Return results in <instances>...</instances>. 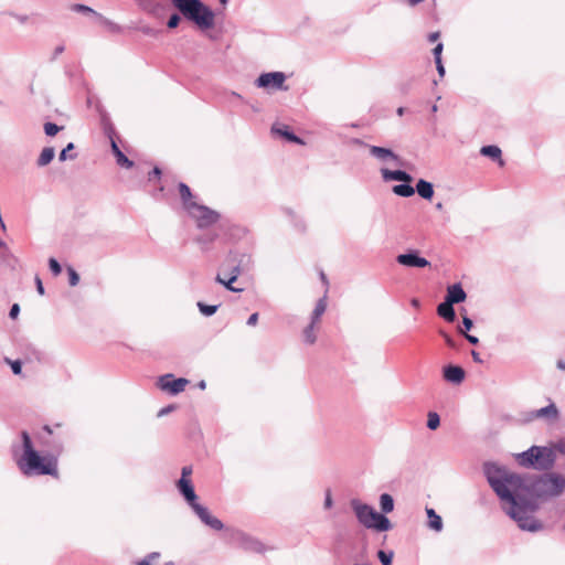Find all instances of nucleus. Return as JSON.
<instances>
[{"instance_id": "6", "label": "nucleus", "mask_w": 565, "mask_h": 565, "mask_svg": "<svg viewBox=\"0 0 565 565\" xmlns=\"http://www.w3.org/2000/svg\"><path fill=\"white\" fill-rule=\"evenodd\" d=\"M531 490L541 499L559 497L565 490V477L556 472L545 473L532 483Z\"/></svg>"}, {"instance_id": "63", "label": "nucleus", "mask_w": 565, "mask_h": 565, "mask_svg": "<svg viewBox=\"0 0 565 565\" xmlns=\"http://www.w3.org/2000/svg\"><path fill=\"white\" fill-rule=\"evenodd\" d=\"M152 174L159 177L161 174V170L159 168H154Z\"/></svg>"}, {"instance_id": "14", "label": "nucleus", "mask_w": 565, "mask_h": 565, "mask_svg": "<svg viewBox=\"0 0 565 565\" xmlns=\"http://www.w3.org/2000/svg\"><path fill=\"white\" fill-rule=\"evenodd\" d=\"M177 488L191 509L194 508L195 504H199L194 487L190 479H179Z\"/></svg>"}, {"instance_id": "44", "label": "nucleus", "mask_w": 565, "mask_h": 565, "mask_svg": "<svg viewBox=\"0 0 565 565\" xmlns=\"http://www.w3.org/2000/svg\"><path fill=\"white\" fill-rule=\"evenodd\" d=\"M10 15L20 24H25L29 21V17L26 14L10 13Z\"/></svg>"}, {"instance_id": "55", "label": "nucleus", "mask_w": 565, "mask_h": 565, "mask_svg": "<svg viewBox=\"0 0 565 565\" xmlns=\"http://www.w3.org/2000/svg\"><path fill=\"white\" fill-rule=\"evenodd\" d=\"M398 1L407 4L408 7H416L417 4L422 3L424 0H398Z\"/></svg>"}, {"instance_id": "10", "label": "nucleus", "mask_w": 565, "mask_h": 565, "mask_svg": "<svg viewBox=\"0 0 565 565\" xmlns=\"http://www.w3.org/2000/svg\"><path fill=\"white\" fill-rule=\"evenodd\" d=\"M188 383L186 379H174L172 374H166L159 379L160 388L173 395L183 392Z\"/></svg>"}, {"instance_id": "50", "label": "nucleus", "mask_w": 565, "mask_h": 565, "mask_svg": "<svg viewBox=\"0 0 565 565\" xmlns=\"http://www.w3.org/2000/svg\"><path fill=\"white\" fill-rule=\"evenodd\" d=\"M443 338L445 339V342L447 343L448 347L450 348H456V343L454 341V339L448 334V333H445V332H440Z\"/></svg>"}, {"instance_id": "24", "label": "nucleus", "mask_w": 565, "mask_h": 565, "mask_svg": "<svg viewBox=\"0 0 565 565\" xmlns=\"http://www.w3.org/2000/svg\"><path fill=\"white\" fill-rule=\"evenodd\" d=\"M480 153L484 157H489L492 160L499 161L500 166L504 164V161L501 158L502 151L498 146L490 145V146H483L480 149Z\"/></svg>"}, {"instance_id": "21", "label": "nucleus", "mask_w": 565, "mask_h": 565, "mask_svg": "<svg viewBox=\"0 0 565 565\" xmlns=\"http://www.w3.org/2000/svg\"><path fill=\"white\" fill-rule=\"evenodd\" d=\"M110 143H111V150L113 153L116 157L117 164L120 167H125L127 169H130L134 167V162L129 160L122 151L119 149L117 142L114 140V138L110 136Z\"/></svg>"}, {"instance_id": "59", "label": "nucleus", "mask_w": 565, "mask_h": 565, "mask_svg": "<svg viewBox=\"0 0 565 565\" xmlns=\"http://www.w3.org/2000/svg\"><path fill=\"white\" fill-rule=\"evenodd\" d=\"M438 38H439V33H438V32H434V33H430V34H429V41H430V42H435V41H437V40H438Z\"/></svg>"}, {"instance_id": "61", "label": "nucleus", "mask_w": 565, "mask_h": 565, "mask_svg": "<svg viewBox=\"0 0 565 565\" xmlns=\"http://www.w3.org/2000/svg\"><path fill=\"white\" fill-rule=\"evenodd\" d=\"M557 367H558L559 370L565 371V362H564V361H562V360H559V361L557 362Z\"/></svg>"}, {"instance_id": "45", "label": "nucleus", "mask_w": 565, "mask_h": 565, "mask_svg": "<svg viewBox=\"0 0 565 565\" xmlns=\"http://www.w3.org/2000/svg\"><path fill=\"white\" fill-rule=\"evenodd\" d=\"M554 451H558L563 455H565V439H561L553 446Z\"/></svg>"}, {"instance_id": "31", "label": "nucleus", "mask_w": 565, "mask_h": 565, "mask_svg": "<svg viewBox=\"0 0 565 565\" xmlns=\"http://www.w3.org/2000/svg\"><path fill=\"white\" fill-rule=\"evenodd\" d=\"M217 238L216 233H206L196 238V242L202 246L203 249H207L210 245Z\"/></svg>"}, {"instance_id": "48", "label": "nucleus", "mask_w": 565, "mask_h": 565, "mask_svg": "<svg viewBox=\"0 0 565 565\" xmlns=\"http://www.w3.org/2000/svg\"><path fill=\"white\" fill-rule=\"evenodd\" d=\"M443 49H444V46H443V44H441V43H438V44L434 47V50H433V54H434L435 61H436L437 58H441V52H443Z\"/></svg>"}, {"instance_id": "20", "label": "nucleus", "mask_w": 565, "mask_h": 565, "mask_svg": "<svg viewBox=\"0 0 565 565\" xmlns=\"http://www.w3.org/2000/svg\"><path fill=\"white\" fill-rule=\"evenodd\" d=\"M271 131L275 135L284 137L285 139H287L290 142L300 143V145L303 143L302 140L299 137H297L294 132H291L289 130L288 126H286V125H274L271 127Z\"/></svg>"}, {"instance_id": "60", "label": "nucleus", "mask_w": 565, "mask_h": 565, "mask_svg": "<svg viewBox=\"0 0 565 565\" xmlns=\"http://www.w3.org/2000/svg\"><path fill=\"white\" fill-rule=\"evenodd\" d=\"M157 557H159V553L153 552V553H150L145 559H149V562H150L151 559H154Z\"/></svg>"}, {"instance_id": "16", "label": "nucleus", "mask_w": 565, "mask_h": 565, "mask_svg": "<svg viewBox=\"0 0 565 565\" xmlns=\"http://www.w3.org/2000/svg\"><path fill=\"white\" fill-rule=\"evenodd\" d=\"M380 172H381L382 179L385 182H388V181H403V182L409 183L413 180L412 175L408 174L407 172L403 171V170H390V169H387L385 167H382L380 169Z\"/></svg>"}, {"instance_id": "11", "label": "nucleus", "mask_w": 565, "mask_h": 565, "mask_svg": "<svg viewBox=\"0 0 565 565\" xmlns=\"http://www.w3.org/2000/svg\"><path fill=\"white\" fill-rule=\"evenodd\" d=\"M192 510L201 520V522L204 523L206 526L211 527L212 530L221 531L224 527L223 522L216 516L212 515L209 509L203 507L202 504H195L194 508H192Z\"/></svg>"}, {"instance_id": "34", "label": "nucleus", "mask_w": 565, "mask_h": 565, "mask_svg": "<svg viewBox=\"0 0 565 565\" xmlns=\"http://www.w3.org/2000/svg\"><path fill=\"white\" fill-rule=\"evenodd\" d=\"M440 425V417L435 412H429L427 416V427L431 430H435Z\"/></svg>"}, {"instance_id": "40", "label": "nucleus", "mask_w": 565, "mask_h": 565, "mask_svg": "<svg viewBox=\"0 0 565 565\" xmlns=\"http://www.w3.org/2000/svg\"><path fill=\"white\" fill-rule=\"evenodd\" d=\"M472 326H473L472 320L468 317H463L462 328H460L459 330L462 334H465V333H467V331H469L472 328Z\"/></svg>"}, {"instance_id": "19", "label": "nucleus", "mask_w": 565, "mask_h": 565, "mask_svg": "<svg viewBox=\"0 0 565 565\" xmlns=\"http://www.w3.org/2000/svg\"><path fill=\"white\" fill-rule=\"evenodd\" d=\"M239 274H241L239 267L235 266L232 270V275L228 278H224V277H222L221 274H217L215 277V280L218 284L223 285L230 291L241 292L243 290L242 288H236L233 286V282L236 281Z\"/></svg>"}, {"instance_id": "62", "label": "nucleus", "mask_w": 565, "mask_h": 565, "mask_svg": "<svg viewBox=\"0 0 565 565\" xmlns=\"http://www.w3.org/2000/svg\"><path fill=\"white\" fill-rule=\"evenodd\" d=\"M320 277H321V280L323 281V284L328 286V279L323 271L320 273Z\"/></svg>"}, {"instance_id": "43", "label": "nucleus", "mask_w": 565, "mask_h": 565, "mask_svg": "<svg viewBox=\"0 0 565 565\" xmlns=\"http://www.w3.org/2000/svg\"><path fill=\"white\" fill-rule=\"evenodd\" d=\"M11 370L15 375L21 374L22 372V364L19 360L10 362Z\"/></svg>"}, {"instance_id": "5", "label": "nucleus", "mask_w": 565, "mask_h": 565, "mask_svg": "<svg viewBox=\"0 0 565 565\" xmlns=\"http://www.w3.org/2000/svg\"><path fill=\"white\" fill-rule=\"evenodd\" d=\"M173 6L202 29L214 25V12L200 0H172Z\"/></svg>"}, {"instance_id": "15", "label": "nucleus", "mask_w": 565, "mask_h": 565, "mask_svg": "<svg viewBox=\"0 0 565 565\" xmlns=\"http://www.w3.org/2000/svg\"><path fill=\"white\" fill-rule=\"evenodd\" d=\"M233 540L238 543L243 548L253 552H263V545L260 542L254 540L242 531H235L233 533Z\"/></svg>"}, {"instance_id": "12", "label": "nucleus", "mask_w": 565, "mask_h": 565, "mask_svg": "<svg viewBox=\"0 0 565 565\" xmlns=\"http://www.w3.org/2000/svg\"><path fill=\"white\" fill-rule=\"evenodd\" d=\"M558 417V408L553 402L545 407L534 409L530 413V419H543L548 424L557 422Z\"/></svg>"}, {"instance_id": "3", "label": "nucleus", "mask_w": 565, "mask_h": 565, "mask_svg": "<svg viewBox=\"0 0 565 565\" xmlns=\"http://www.w3.org/2000/svg\"><path fill=\"white\" fill-rule=\"evenodd\" d=\"M350 507L353 510L358 522L365 529L377 532H387L393 525L388 518L379 513L373 507L363 503L359 499H351Z\"/></svg>"}, {"instance_id": "49", "label": "nucleus", "mask_w": 565, "mask_h": 565, "mask_svg": "<svg viewBox=\"0 0 565 565\" xmlns=\"http://www.w3.org/2000/svg\"><path fill=\"white\" fill-rule=\"evenodd\" d=\"M74 10H75V11H78V12L95 13V11H94L92 8H89V7H87V6H84V4H76V6L74 7Z\"/></svg>"}, {"instance_id": "17", "label": "nucleus", "mask_w": 565, "mask_h": 565, "mask_svg": "<svg viewBox=\"0 0 565 565\" xmlns=\"http://www.w3.org/2000/svg\"><path fill=\"white\" fill-rule=\"evenodd\" d=\"M444 377L452 384H460L465 380V371L457 365H448L444 369Z\"/></svg>"}, {"instance_id": "46", "label": "nucleus", "mask_w": 565, "mask_h": 565, "mask_svg": "<svg viewBox=\"0 0 565 565\" xmlns=\"http://www.w3.org/2000/svg\"><path fill=\"white\" fill-rule=\"evenodd\" d=\"M332 505H333V500L331 497V492H330V490H327L323 507H324V509H331Z\"/></svg>"}, {"instance_id": "1", "label": "nucleus", "mask_w": 565, "mask_h": 565, "mask_svg": "<svg viewBox=\"0 0 565 565\" xmlns=\"http://www.w3.org/2000/svg\"><path fill=\"white\" fill-rule=\"evenodd\" d=\"M483 470L490 487L501 501L502 509L519 527L530 532L541 530L542 523L532 515L536 505L526 498L527 487L522 477L493 462L484 463Z\"/></svg>"}, {"instance_id": "57", "label": "nucleus", "mask_w": 565, "mask_h": 565, "mask_svg": "<svg viewBox=\"0 0 565 565\" xmlns=\"http://www.w3.org/2000/svg\"><path fill=\"white\" fill-rule=\"evenodd\" d=\"M465 337L468 340V342L471 343V344H478L479 343V339L477 337H475V335L465 333Z\"/></svg>"}, {"instance_id": "4", "label": "nucleus", "mask_w": 565, "mask_h": 565, "mask_svg": "<svg viewBox=\"0 0 565 565\" xmlns=\"http://www.w3.org/2000/svg\"><path fill=\"white\" fill-rule=\"evenodd\" d=\"M515 459L521 467L547 471L554 467L556 454L553 447L532 446L527 450L516 454Z\"/></svg>"}, {"instance_id": "7", "label": "nucleus", "mask_w": 565, "mask_h": 565, "mask_svg": "<svg viewBox=\"0 0 565 565\" xmlns=\"http://www.w3.org/2000/svg\"><path fill=\"white\" fill-rule=\"evenodd\" d=\"M186 212L196 222L200 228L209 227L220 218V214L216 211L199 203L190 205V210Z\"/></svg>"}, {"instance_id": "39", "label": "nucleus", "mask_w": 565, "mask_h": 565, "mask_svg": "<svg viewBox=\"0 0 565 565\" xmlns=\"http://www.w3.org/2000/svg\"><path fill=\"white\" fill-rule=\"evenodd\" d=\"M44 131L47 136H55L60 131V127L53 122H46L44 125Z\"/></svg>"}, {"instance_id": "52", "label": "nucleus", "mask_w": 565, "mask_h": 565, "mask_svg": "<svg viewBox=\"0 0 565 565\" xmlns=\"http://www.w3.org/2000/svg\"><path fill=\"white\" fill-rule=\"evenodd\" d=\"M192 473V468L190 466H184L182 468L181 478L180 479H189Z\"/></svg>"}, {"instance_id": "13", "label": "nucleus", "mask_w": 565, "mask_h": 565, "mask_svg": "<svg viewBox=\"0 0 565 565\" xmlns=\"http://www.w3.org/2000/svg\"><path fill=\"white\" fill-rule=\"evenodd\" d=\"M396 262L399 265H403L406 267H417V268H423V267H427L430 265V263L426 258L419 256L418 250H412L406 254H399L396 257Z\"/></svg>"}, {"instance_id": "8", "label": "nucleus", "mask_w": 565, "mask_h": 565, "mask_svg": "<svg viewBox=\"0 0 565 565\" xmlns=\"http://www.w3.org/2000/svg\"><path fill=\"white\" fill-rule=\"evenodd\" d=\"M354 143L364 146L369 149L370 154L383 164L398 167L402 166L401 158L388 148L366 145L360 139H355Z\"/></svg>"}, {"instance_id": "26", "label": "nucleus", "mask_w": 565, "mask_h": 565, "mask_svg": "<svg viewBox=\"0 0 565 565\" xmlns=\"http://www.w3.org/2000/svg\"><path fill=\"white\" fill-rule=\"evenodd\" d=\"M426 513L428 516V527L436 532H440L444 526L441 518L431 508H426Z\"/></svg>"}, {"instance_id": "23", "label": "nucleus", "mask_w": 565, "mask_h": 565, "mask_svg": "<svg viewBox=\"0 0 565 565\" xmlns=\"http://www.w3.org/2000/svg\"><path fill=\"white\" fill-rule=\"evenodd\" d=\"M437 313L448 322H454L456 319L454 305L446 300L438 305Z\"/></svg>"}, {"instance_id": "38", "label": "nucleus", "mask_w": 565, "mask_h": 565, "mask_svg": "<svg viewBox=\"0 0 565 565\" xmlns=\"http://www.w3.org/2000/svg\"><path fill=\"white\" fill-rule=\"evenodd\" d=\"M49 267L54 276L60 275L62 271V267L55 258L49 259Z\"/></svg>"}, {"instance_id": "32", "label": "nucleus", "mask_w": 565, "mask_h": 565, "mask_svg": "<svg viewBox=\"0 0 565 565\" xmlns=\"http://www.w3.org/2000/svg\"><path fill=\"white\" fill-rule=\"evenodd\" d=\"M318 323L310 321L309 326L303 330V340L308 344H313L317 340L315 328Z\"/></svg>"}, {"instance_id": "33", "label": "nucleus", "mask_w": 565, "mask_h": 565, "mask_svg": "<svg viewBox=\"0 0 565 565\" xmlns=\"http://www.w3.org/2000/svg\"><path fill=\"white\" fill-rule=\"evenodd\" d=\"M198 308L203 316L210 317L216 312L218 306L217 305H205V303L199 301Z\"/></svg>"}, {"instance_id": "28", "label": "nucleus", "mask_w": 565, "mask_h": 565, "mask_svg": "<svg viewBox=\"0 0 565 565\" xmlns=\"http://www.w3.org/2000/svg\"><path fill=\"white\" fill-rule=\"evenodd\" d=\"M54 157H55V149L53 147L44 148L41 151V153L36 160L38 167L47 166L49 163H51V161L54 159Z\"/></svg>"}, {"instance_id": "18", "label": "nucleus", "mask_w": 565, "mask_h": 565, "mask_svg": "<svg viewBox=\"0 0 565 565\" xmlns=\"http://www.w3.org/2000/svg\"><path fill=\"white\" fill-rule=\"evenodd\" d=\"M466 297H467V295H466L465 290L462 289L461 285L454 284L448 287L447 296H446L445 300L455 305V303L465 301Z\"/></svg>"}, {"instance_id": "22", "label": "nucleus", "mask_w": 565, "mask_h": 565, "mask_svg": "<svg viewBox=\"0 0 565 565\" xmlns=\"http://www.w3.org/2000/svg\"><path fill=\"white\" fill-rule=\"evenodd\" d=\"M179 192H180V196H181V200H182L183 209L185 211L190 210V205L198 204L193 200L192 192H191L190 188L185 183H182V182L179 183Z\"/></svg>"}, {"instance_id": "42", "label": "nucleus", "mask_w": 565, "mask_h": 565, "mask_svg": "<svg viewBox=\"0 0 565 565\" xmlns=\"http://www.w3.org/2000/svg\"><path fill=\"white\" fill-rule=\"evenodd\" d=\"M139 30L146 34V35H149V36H157L158 35V31L156 29H153L152 26L150 25H142L139 28Z\"/></svg>"}, {"instance_id": "27", "label": "nucleus", "mask_w": 565, "mask_h": 565, "mask_svg": "<svg viewBox=\"0 0 565 565\" xmlns=\"http://www.w3.org/2000/svg\"><path fill=\"white\" fill-rule=\"evenodd\" d=\"M326 309H327V295H324L322 298H320L317 301L316 307L311 315L312 323H319L320 318L324 313Z\"/></svg>"}, {"instance_id": "35", "label": "nucleus", "mask_w": 565, "mask_h": 565, "mask_svg": "<svg viewBox=\"0 0 565 565\" xmlns=\"http://www.w3.org/2000/svg\"><path fill=\"white\" fill-rule=\"evenodd\" d=\"M377 557L381 561L382 565H392V558H393L392 552L386 553L385 551L381 550L377 552Z\"/></svg>"}, {"instance_id": "54", "label": "nucleus", "mask_w": 565, "mask_h": 565, "mask_svg": "<svg viewBox=\"0 0 565 565\" xmlns=\"http://www.w3.org/2000/svg\"><path fill=\"white\" fill-rule=\"evenodd\" d=\"M35 284H36V290L38 292L43 296L44 295V287L42 284V280L39 277H35Z\"/></svg>"}, {"instance_id": "2", "label": "nucleus", "mask_w": 565, "mask_h": 565, "mask_svg": "<svg viewBox=\"0 0 565 565\" xmlns=\"http://www.w3.org/2000/svg\"><path fill=\"white\" fill-rule=\"evenodd\" d=\"M23 444V455L17 460L19 469L25 476L50 475L57 476L56 460L53 458H43L33 448L30 435L26 431L21 433Z\"/></svg>"}, {"instance_id": "36", "label": "nucleus", "mask_w": 565, "mask_h": 565, "mask_svg": "<svg viewBox=\"0 0 565 565\" xmlns=\"http://www.w3.org/2000/svg\"><path fill=\"white\" fill-rule=\"evenodd\" d=\"M68 281L72 287L76 286L79 282V275L73 267H67Z\"/></svg>"}, {"instance_id": "41", "label": "nucleus", "mask_w": 565, "mask_h": 565, "mask_svg": "<svg viewBox=\"0 0 565 565\" xmlns=\"http://www.w3.org/2000/svg\"><path fill=\"white\" fill-rule=\"evenodd\" d=\"M180 20H181V19H180V17H179V14L174 13V14H172V15L169 18V20H168V22H167V26H168L169 29H174V28H177V26L179 25Z\"/></svg>"}, {"instance_id": "47", "label": "nucleus", "mask_w": 565, "mask_h": 565, "mask_svg": "<svg viewBox=\"0 0 565 565\" xmlns=\"http://www.w3.org/2000/svg\"><path fill=\"white\" fill-rule=\"evenodd\" d=\"M19 312H20V307H19V305H18V303H14V305L11 307L10 311H9V317H10L11 319H15V318L19 316Z\"/></svg>"}, {"instance_id": "53", "label": "nucleus", "mask_w": 565, "mask_h": 565, "mask_svg": "<svg viewBox=\"0 0 565 565\" xmlns=\"http://www.w3.org/2000/svg\"><path fill=\"white\" fill-rule=\"evenodd\" d=\"M257 321H258V313L255 312V313L250 315L249 318L247 319V324L250 327H254V326H256Z\"/></svg>"}, {"instance_id": "30", "label": "nucleus", "mask_w": 565, "mask_h": 565, "mask_svg": "<svg viewBox=\"0 0 565 565\" xmlns=\"http://www.w3.org/2000/svg\"><path fill=\"white\" fill-rule=\"evenodd\" d=\"M392 190L394 194L403 198H409L415 193V189L408 183L394 185Z\"/></svg>"}, {"instance_id": "25", "label": "nucleus", "mask_w": 565, "mask_h": 565, "mask_svg": "<svg viewBox=\"0 0 565 565\" xmlns=\"http://www.w3.org/2000/svg\"><path fill=\"white\" fill-rule=\"evenodd\" d=\"M416 191L418 195L425 200H430L434 195L433 184L426 180H418L416 184Z\"/></svg>"}, {"instance_id": "51", "label": "nucleus", "mask_w": 565, "mask_h": 565, "mask_svg": "<svg viewBox=\"0 0 565 565\" xmlns=\"http://www.w3.org/2000/svg\"><path fill=\"white\" fill-rule=\"evenodd\" d=\"M435 63L439 76L443 77L445 75V67L443 65L441 58H437Z\"/></svg>"}, {"instance_id": "58", "label": "nucleus", "mask_w": 565, "mask_h": 565, "mask_svg": "<svg viewBox=\"0 0 565 565\" xmlns=\"http://www.w3.org/2000/svg\"><path fill=\"white\" fill-rule=\"evenodd\" d=\"M172 411V406H168V407H163L159 411L158 413V416H163V415H167L168 413H170Z\"/></svg>"}, {"instance_id": "37", "label": "nucleus", "mask_w": 565, "mask_h": 565, "mask_svg": "<svg viewBox=\"0 0 565 565\" xmlns=\"http://www.w3.org/2000/svg\"><path fill=\"white\" fill-rule=\"evenodd\" d=\"M73 149H74V145H73L72 142H70V143H68V145H67V146H66V147L61 151V153H60V156H58V159H60L61 161H65V160H67L68 158H70V159H74V158H75V154L68 156V152H70L71 150H73Z\"/></svg>"}, {"instance_id": "56", "label": "nucleus", "mask_w": 565, "mask_h": 565, "mask_svg": "<svg viewBox=\"0 0 565 565\" xmlns=\"http://www.w3.org/2000/svg\"><path fill=\"white\" fill-rule=\"evenodd\" d=\"M471 356L476 363H483V360L481 359L480 354L477 351L472 350Z\"/></svg>"}, {"instance_id": "9", "label": "nucleus", "mask_w": 565, "mask_h": 565, "mask_svg": "<svg viewBox=\"0 0 565 565\" xmlns=\"http://www.w3.org/2000/svg\"><path fill=\"white\" fill-rule=\"evenodd\" d=\"M286 78L282 72L263 73L255 81V85L266 90H287Z\"/></svg>"}, {"instance_id": "29", "label": "nucleus", "mask_w": 565, "mask_h": 565, "mask_svg": "<svg viewBox=\"0 0 565 565\" xmlns=\"http://www.w3.org/2000/svg\"><path fill=\"white\" fill-rule=\"evenodd\" d=\"M380 508L383 513H390L394 510L393 497L388 493L380 495Z\"/></svg>"}, {"instance_id": "64", "label": "nucleus", "mask_w": 565, "mask_h": 565, "mask_svg": "<svg viewBox=\"0 0 565 565\" xmlns=\"http://www.w3.org/2000/svg\"><path fill=\"white\" fill-rule=\"evenodd\" d=\"M137 565H150L149 559H142Z\"/></svg>"}]
</instances>
